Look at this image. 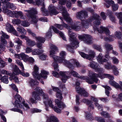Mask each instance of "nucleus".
I'll return each instance as SVG.
<instances>
[{
	"label": "nucleus",
	"mask_w": 122,
	"mask_h": 122,
	"mask_svg": "<svg viewBox=\"0 0 122 122\" xmlns=\"http://www.w3.org/2000/svg\"><path fill=\"white\" fill-rule=\"evenodd\" d=\"M88 73L89 77L84 76H79L77 73L73 70L71 71V72L61 71L60 72V75L62 77L61 80L64 83H65L67 79L71 77V75L74 77L86 80V82L89 84H93L94 82H96L97 79L95 76H97V74L91 71H89Z\"/></svg>",
	"instance_id": "obj_1"
},
{
	"label": "nucleus",
	"mask_w": 122,
	"mask_h": 122,
	"mask_svg": "<svg viewBox=\"0 0 122 122\" xmlns=\"http://www.w3.org/2000/svg\"><path fill=\"white\" fill-rule=\"evenodd\" d=\"M66 55V52L64 51H61L59 53V56H57L56 58L53 59L54 62L53 63V66L54 69L55 71H59L58 64L56 62H57L59 63H62L68 67H72L73 65L69 61H68L65 59V56Z\"/></svg>",
	"instance_id": "obj_2"
},
{
	"label": "nucleus",
	"mask_w": 122,
	"mask_h": 122,
	"mask_svg": "<svg viewBox=\"0 0 122 122\" xmlns=\"http://www.w3.org/2000/svg\"><path fill=\"white\" fill-rule=\"evenodd\" d=\"M55 102L59 109L58 108L56 107H54L52 104V101L50 99L48 98V96L46 95L44 97L43 102L46 106L48 105L50 107L54 110L57 113H60L61 110L66 107V105L63 103L59 100L58 99L55 100Z\"/></svg>",
	"instance_id": "obj_3"
},
{
	"label": "nucleus",
	"mask_w": 122,
	"mask_h": 122,
	"mask_svg": "<svg viewBox=\"0 0 122 122\" xmlns=\"http://www.w3.org/2000/svg\"><path fill=\"white\" fill-rule=\"evenodd\" d=\"M44 0H36V4L38 5H42V7L41 8V10L43 14L45 16L47 15L50 14L51 15H56L59 13L55 8V7L52 5H51L49 6L48 11L46 10L44 7V2L43 1Z\"/></svg>",
	"instance_id": "obj_4"
},
{
	"label": "nucleus",
	"mask_w": 122,
	"mask_h": 122,
	"mask_svg": "<svg viewBox=\"0 0 122 122\" xmlns=\"http://www.w3.org/2000/svg\"><path fill=\"white\" fill-rule=\"evenodd\" d=\"M68 34L71 41V46L66 45V48L71 52L73 53V49L77 47L78 46V44L79 43L77 41L76 38V36L75 33H73L71 29L68 30Z\"/></svg>",
	"instance_id": "obj_5"
},
{
	"label": "nucleus",
	"mask_w": 122,
	"mask_h": 122,
	"mask_svg": "<svg viewBox=\"0 0 122 122\" xmlns=\"http://www.w3.org/2000/svg\"><path fill=\"white\" fill-rule=\"evenodd\" d=\"M39 69L38 67L36 65L34 66L32 74L34 78L40 81L42 84H44V83L42 80V78L46 79L47 77V75H48L49 73L46 71L42 70L41 71V73L39 74Z\"/></svg>",
	"instance_id": "obj_6"
},
{
	"label": "nucleus",
	"mask_w": 122,
	"mask_h": 122,
	"mask_svg": "<svg viewBox=\"0 0 122 122\" xmlns=\"http://www.w3.org/2000/svg\"><path fill=\"white\" fill-rule=\"evenodd\" d=\"M35 91L32 93V97L30 99V101L32 103H35L36 100H39L41 99L39 94L42 95L43 97V100L46 95L48 96V95L45 94L42 90L40 87H36L35 89Z\"/></svg>",
	"instance_id": "obj_7"
},
{
	"label": "nucleus",
	"mask_w": 122,
	"mask_h": 122,
	"mask_svg": "<svg viewBox=\"0 0 122 122\" xmlns=\"http://www.w3.org/2000/svg\"><path fill=\"white\" fill-rule=\"evenodd\" d=\"M95 20L93 23L95 25H99L100 23V21L101 20L100 17L99 15L96 14H95L93 16L91 17L88 20H84L82 21L81 26L83 28H87L89 26V23L92 22Z\"/></svg>",
	"instance_id": "obj_8"
},
{
	"label": "nucleus",
	"mask_w": 122,
	"mask_h": 122,
	"mask_svg": "<svg viewBox=\"0 0 122 122\" xmlns=\"http://www.w3.org/2000/svg\"><path fill=\"white\" fill-rule=\"evenodd\" d=\"M14 98L16 99L14 104L15 106L25 110L30 108L28 105L26 103H24V99L21 97L19 94H17L15 96Z\"/></svg>",
	"instance_id": "obj_9"
},
{
	"label": "nucleus",
	"mask_w": 122,
	"mask_h": 122,
	"mask_svg": "<svg viewBox=\"0 0 122 122\" xmlns=\"http://www.w3.org/2000/svg\"><path fill=\"white\" fill-rule=\"evenodd\" d=\"M27 31L29 35L31 36L37 41V47L40 49L42 48V43H44L45 41V38L40 36H37L36 34L30 29H27Z\"/></svg>",
	"instance_id": "obj_10"
},
{
	"label": "nucleus",
	"mask_w": 122,
	"mask_h": 122,
	"mask_svg": "<svg viewBox=\"0 0 122 122\" xmlns=\"http://www.w3.org/2000/svg\"><path fill=\"white\" fill-rule=\"evenodd\" d=\"M93 28L95 31L97 30L99 33L105 32L107 35H108V36L109 37L105 38V39L106 41H111L113 40L115 36H111L109 35L110 33L109 30L107 28H106L102 26L100 27V28H96L95 26H93Z\"/></svg>",
	"instance_id": "obj_11"
},
{
	"label": "nucleus",
	"mask_w": 122,
	"mask_h": 122,
	"mask_svg": "<svg viewBox=\"0 0 122 122\" xmlns=\"http://www.w3.org/2000/svg\"><path fill=\"white\" fill-rule=\"evenodd\" d=\"M66 19L64 18V19L70 25L71 28L76 31H78L81 29V27L79 25H81V22L80 21H76L74 24L72 22L71 19L69 17V15L66 17Z\"/></svg>",
	"instance_id": "obj_12"
},
{
	"label": "nucleus",
	"mask_w": 122,
	"mask_h": 122,
	"mask_svg": "<svg viewBox=\"0 0 122 122\" xmlns=\"http://www.w3.org/2000/svg\"><path fill=\"white\" fill-rule=\"evenodd\" d=\"M59 5H58V9L62 13L64 18L66 19V17L69 15L68 14L66 8L62 5H65L67 2V0H58Z\"/></svg>",
	"instance_id": "obj_13"
},
{
	"label": "nucleus",
	"mask_w": 122,
	"mask_h": 122,
	"mask_svg": "<svg viewBox=\"0 0 122 122\" xmlns=\"http://www.w3.org/2000/svg\"><path fill=\"white\" fill-rule=\"evenodd\" d=\"M88 66L92 68L97 70V71L98 72V74L94 72L95 74L97 75V76H95V77L97 79V81L96 82H95L96 83H97L98 81V79L97 78L98 77H99L101 78H102L101 72L103 71L102 69L98 68V64L97 63L94 61L91 62L90 64L88 65Z\"/></svg>",
	"instance_id": "obj_14"
},
{
	"label": "nucleus",
	"mask_w": 122,
	"mask_h": 122,
	"mask_svg": "<svg viewBox=\"0 0 122 122\" xmlns=\"http://www.w3.org/2000/svg\"><path fill=\"white\" fill-rule=\"evenodd\" d=\"M27 13V16L29 18L31 19L32 21L36 23L38 20L37 17L35 15L37 14V12L36 9L32 8L29 10H25Z\"/></svg>",
	"instance_id": "obj_15"
},
{
	"label": "nucleus",
	"mask_w": 122,
	"mask_h": 122,
	"mask_svg": "<svg viewBox=\"0 0 122 122\" xmlns=\"http://www.w3.org/2000/svg\"><path fill=\"white\" fill-rule=\"evenodd\" d=\"M52 29H53L54 32L56 34H59L63 40L65 41L66 40V38L63 33L59 30L56 28L52 26H51L50 27V29L46 34V36L48 38H50L52 36L51 31Z\"/></svg>",
	"instance_id": "obj_16"
},
{
	"label": "nucleus",
	"mask_w": 122,
	"mask_h": 122,
	"mask_svg": "<svg viewBox=\"0 0 122 122\" xmlns=\"http://www.w3.org/2000/svg\"><path fill=\"white\" fill-rule=\"evenodd\" d=\"M79 83L77 81L76 84V90L78 93L80 94L81 95L84 97H87L88 95V93L83 89L81 88L79 86Z\"/></svg>",
	"instance_id": "obj_17"
},
{
	"label": "nucleus",
	"mask_w": 122,
	"mask_h": 122,
	"mask_svg": "<svg viewBox=\"0 0 122 122\" xmlns=\"http://www.w3.org/2000/svg\"><path fill=\"white\" fill-rule=\"evenodd\" d=\"M76 18L82 20L83 18L85 19L88 17L87 12L84 10H82L76 13Z\"/></svg>",
	"instance_id": "obj_18"
},
{
	"label": "nucleus",
	"mask_w": 122,
	"mask_h": 122,
	"mask_svg": "<svg viewBox=\"0 0 122 122\" xmlns=\"http://www.w3.org/2000/svg\"><path fill=\"white\" fill-rule=\"evenodd\" d=\"M79 53L82 57L89 60H92L95 56V53L92 51H89V55L82 52H79Z\"/></svg>",
	"instance_id": "obj_19"
},
{
	"label": "nucleus",
	"mask_w": 122,
	"mask_h": 122,
	"mask_svg": "<svg viewBox=\"0 0 122 122\" xmlns=\"http://www.w3.org/2000/svg\"><path fill=\"white\" fill-rule=\"evenodd\" d=\"M79 39L81 40H83L86 43L90 44L92 43L91 36L89 35L83 34L78 36Z\"/></svg>",
	"instance_id": "obj_20"
},
{
	"label": "nucleus",
	"mask_w": 122,
	"mask_h": 122,
	"mask_svg": "<svg viewBox=\"0 0 122 122\" xmlns=\"http://www.w3.org/2000/svg\"><path fill=\"white\" fill-rule=\"evenodd\" d=\"M50 48L51 50L50 51V57L53 59L56 58L57 57V56L55 55V52L57 50V47L54 45L50 44Z\"/></svg>",
	"instance_id": "obj_21"
},
{
	"label": "nucleus",
	"mask_w": 122,
	"mask_h": 122,
	"mask_svg": "<svg viewBox=\"0 0 122 122\" xmlns=\"http://www.w3.org/2000/svg\"><path fill=\"white\" fill-rule=\"evenodd\" d=\"M15 56L16 58L23 60L25 62L27 61L28 57V56L24 53H21L20 54H16Z\"/></svg>",
	"instance_id": "obj_22"
},
{
	"label": "nucleus",
	"mask_w": 122,
	"mask_h": 122,
	"mask_svg": "<svg viewBox=\"0 0 122 122\" xmlns=\"http://www.w3.org/2000/svg\"><path fill=\"white\" fill-rule=\"evenodd\" d=\"M7 0H2V2L4 4H5L6 7L12 10L15 9L16 7V6L13 4L10 3L8 2Z\"/></svg>",
	"instance_id": "obj_23"
},
{
	"label": "nucleus",
	"mask_w": 122,
	"mask_h": 122,
	"mask_svg": "<svg viewBox=\"0 0 122 122\" xmlns=\"http://www.w3.org/2000/svg\"><path fill=\"white\" fill-rule=\"evenodd\" d=\"M103 56L102 54L100 53L97 57L98 62L100 64H103L104 62H106L108 60L106 58L103 59Z\"/></svg>",
	"instance_id": "obj_24"
},
{
	"label": "nucleus",
	"mask_w": 122,
	"mask_h": 122,
	"mask_svg": "<svg viewBox=\"0 0 122 122\" xmlns=\"http://www.w3.org/2000/svg\"><path fill=\"white\" fill-rule=\"evenodd\" d=\"M81 102L87 104L88 105V107L91 109H94V107L93 105V102L91 101L86 99H84L81 101Z\"/></svg>",
	"instance_id": "obj_25"
},
{
	"label": "nucleus",
	"mask_w": 122,
	"mask_h": 122,
	"mask_svg": "<svg viewBox=\"0 0 122 122\" xmlns=\"http://www.w3.org/2000/svg\"><path fill=\"white\" fill-rule=\"evenodd\" d=\"M14 15L16 18H18L19 16L20 18L23 19H25L26 18L25 16L23 15L22 12L20 11H14Z\"/></svg>",
	"instance_id": "obj_26"
},
{
	"label": "nucleus",
	"mask_w": 122,
	"mask_h": 122,
	"mask_svg": "<svg viewBox=\"0 0 122 122\" xmlns=\"http://www.w3.org/2000/svg\"><path fill=\"white\" fill-rule=\"evenodd\" d=\"M47 122H58L59 121L58 119L55 116L46 117Z\"/></svg>",
	"instance_id": "obj_27"
},
{
	"label": "nucleus",
	"mask_w": 122,
	"mask_h": 122,
	"mask_svg": "<svg viewBox=\"0 0 122 122\" xmlns=\"http://www.w3.org/2000/svg\"><path fill=\"white\" fill-rule=\"evenodd\" d=\"M13 27L9 23H7L6 24V29L7 31L9 32H11L13 31Z\"/></svg>",
	"instance_id": "obj_28"
},
{
	"label": "nucleus",
	"mask_w": 122,
	"mask_h": 122,
	"mask_svg": "<svg viewBox=\"0 0 122 122\" xmlns=\"http://www.w3.org/2000/svg\"><path fill=\"white\" fill-rule=\"evenodd\" d=\"M3 11L4 13H6L7 15L10 16L12 17L14 15V11L12 12L11 11L7 9H3Z\"/></svg>",
	"instance_id": "obj_29"
},
{
	"label": "nucleus",
	"mask_w": 122,
	"mask_h": 122,
	"mask_svg": "<svg viewBox=\"0 0 122 122\" xmlns=\"http://www.w3.org/2000/svg\"><path fill=\"white\" fill-rule=\"evenodd\" d=\"M62 23L63 24L62 25L58 24H56L55 25L56 27L60 30H62L63 29V27L67 28L68 29V27L67 24H65L63 22Z\"/></svg>",
	"instance_id": "obj_30"
},
{
	"label": "nucleus",
	"mask_w": 122,
	"mask_h": 122,
	"mask_svg": "<svg viewBox=\"0 0 122 122\" xmlns=\"http://www.w3.org/2000/svg\"><path fill=\"white\" fill-rule=\"evenodd\" d=\"M109 83L111 85L114 86L116 88H120V86L117 83L113 80H110Z\"/></svg>",
	"instance_id": "obj_31"
},
{
	"label": "nucleus",
	"mask_w": 122,
	"mask_h": 122,
	"mask_svg": "<svg viewBox=\"0 0 122 122\" xmlns=\"http://www.w3.org/2000/svg\"><path fill=\"white\" fill-rule=\"evenodd\" d=\"M8 77L7 76H4L2 77L0 75V79H1L2 81L4 83L8 84Z\"/></svg>",
	"instance_id": "obj_32"
},
{
	"label": "nucleus",
	"mask_w": 122,
	"mask_h": 122,
	"mask_svg": "<svg viewBox=\"0 0 122 122\" xmlns=\"http://www.w3.org/2000/svg\"><path fill=\"white\" fill-rule=\"evenodd\" d=\"M115 15L119 19L120 24L121 25H122V13L121 12L116 13Z\"/></svg>",
	"instance_id": "obj_33"
},
{
	"label": "nucleus",
	"mask_w": 122,
	"mask_h": 122,
	"mask_svg": "<svg viewBox=\"0 0 122 122\" xmlns=\"http://www.w3.org/2000/svg\"><path fill=\"white\" fill-rule=\"evenodd\" d=\"M102 86L106 89L105 90V93L107 96L109 97L110 92L107 90L110 91L112 90L111 88L109 86L107 85H102Z\"/></svg>",
	"instance_id": "obj_34"
},
{
	"label": "nucleus",
	"mask_w": 122,
	"mask_h": 122,
	"mask_svg": "<svg viewBox=\"0 0 122 122\" xmlns=\"http://www.w3.org/2000/svg\"><path fill=\"white\" fill-rule=\"evenodd\" d=\"M69 61L73 65V67H68L69 68H73L74 67L73 64H76V67H79L80 66L79 62L77 61H76L74 59L71 60Z\"/></svg>",
	"instance_id": "obj_35"
},
{
	"label": "nucleus",
	"mask_w": 122,
	"mask_h": 122,
	"mask_svg": "<svg viewBox=\"0 0 122 122\" xmlns=\"http://www.w3.org/2000/svg\"><path fill=\"white\" fill-rule=\"evenodd\" d=\"M44 51L43 50L34 49L32 51V53L33 55H37L42 53Z\"/></svg>",
	"instance_id": "obj_36"
},
{
	"label": "nucleus",
	"mask_w": 122,
	"mask_h": 122,
	"mask_svg": "<svg viewBox=\"0 0 122 122\" xmlns=\"http://www.w3.org/2000/svg\"><path fill=\"white\" fill-rule=\"evenodd\" d=\"M26 42L27 45L31 46H33L36 44V43L34 41L31 40L28 38L26 41Z\"/></svg>",
	"instance_id": "obj_37"
},
{
	"label": "nucleus",
	"mask_w": 122,
	"mask_h": 122,
	"mask_svg": "<svg viewBox=\"0 0 122 122\" xmlns=\"http://www.w3.org/2000/svg\"><path fill=\"white\" fill-rule=\"evenodd\" d=\"M30 86L32 87H34V86L38 85L39 82L37 81H35L33 79H31L30 82Z\"/></svg>",
	"instance_id": "obj_38"
},
{
	"label": "nucleus",
	"mask_w": 122,
	"mask_h": 122,
	"mask_svg": "<svg viewBox=\"0 0 122 122\" xmlns=\"http://www.w3.org/2000/svg\"><path fill=\"white\" fill-rule=\"evenodd\" d=\"M106 3L105 4L106 7L108 8L110 6V5H113L114 3V2L112 0H107L106 1Z\"/></svg>",
	"instance_id": "obj_39"
},
{
	"label": "nucleus",
	"mask_w": 122,
	"mask_h": 122,
	"mask_svg": "<svg viewBox=\"0 0 122 122\" xmlns=\"http://www.w3.org/2000/svg\"><path fill=\"white\" fill-rule=\"evenodd\" d=\"M21 72L18 68L17 66H15L14 68V70L13 71V73L15 75H17L19 73L21 74Z\"/></svg>",
	"instance_id": "obj_40"
},
{
	"label": "nucleus",
	"mask_w": 122,
	"mask_h": 122,
	"mask_svg": "<svg viewBox=\"0 0 122 122\" xmlns=\"http://www.w3.org/2000/svg\"><path fill=\"white\" fill-rule=\"evenodd\" d=\"M17 29L18 31L21 34H23L25 35L26 34V30L23 28L18 27Z\"/></svg>",
	"instance_id": "obj_41"
},
{
	"label": "nucleus",
	"mask_w": 122,
	"mask_h": 122,
	"mask_svg": "<svg viewBox=\"0 0 122 122\" xmlns=\"http://www.w3.org/2000/svg\"><path fill=\"white\" fill-rule=\"evenodd\" d=\"M112 68L113 69V72L114 74L116 76L118 75L119 72L118 69L114 66H112Z\"/></svg>",
	"instance_id": "obj_42"
},
{
	"label": "nucleus",
	"mask_w": 122,
	"mask_h": 122,
	"mask_svg": "<svg viewBox=\"0 0 122 122\" xmlns=\"http://www.w3.org/2000/svg\"><path fill=\"white\" fill-rule=\"evenodd\" d=\"M105 47L107 51L108 52L112 50L113 48L112 45L109 44H107L105 45Z\"/></svg>",
	"instance_id": "obj_43"
},
{
	"label": "nucleus",
	"mask_w": 122,
	"mask_h": 122,
	"mask_svg": "<svg viewBox=\"0 0 122 122\" xmlns=\"http://www.w3.org/2000/svg\"><path fill=\"white\" fill-rule=\"evenodd\" d=\"M86 118L87 120H91L92 119V115L89 112L85 113Z\"/></svg>",
	"instance_id": "obj_44"
},
{
	"label": "nucleus",
	"mask_w": 122,
	"mask_h": 122,
	"mask_svg": "<svg viewBox=\"0 0 122 122\" xmlns=\"http://www.w3.org/2000/svg\"><path fill=\"white\" fill-rule=\"evenodd\" d=\"M14 42L17 44V45H22V41L19 38H17L14 39Z\"/></svg>",
	"instance_id": "obj_45"
},
{
	"label": "nucleus",
	"mask_w": 122,
	"mask_h": 122,
	"mask_svg": "<svg viewBox=\"0 0 122 122\" xmlns=\"http://www.w3.org/2000/svg\"><path fill=\"white\" fill-rule=\"evenodd\" d=\"M16 62L17 64H18L22 68L23 71L24 70V66L22 62L20 60H17L16 61Z\"/></svg>",
	"instance_id": "obj_46"
},
{
	"label": "nucleus",
	"mask_w": 122,
	"mask_h": 122,
	"mask_svg": "<svg viewBox=\"0 0 122 122\" xmlns=\"http://www.w3.org/2000/svg\"><path fill=\"white\" fill-rule=\"evenodd\" d=\"M12 23L14 24L18 25L21 23V21L19 19H14L12 20Z\"/></svg>",
	"instance_id": "obj_47"
},
{
	"label": "nucleus",
	"mask_w": 122,
	"mask_h": 122,
	"mask_svg": "<svg viewBox=\"0 0 122 122\" xmlns=\"http://www.w3.org/2000/svg\"><path fill=\"white\" fill-rule=\"evenodd\" d=\"M21 25L25 27H27L30 25L29 22H26L25 21H21Z\"/></svg>",
	"instance_id": "obj_48"
},
{
	"label": "nucleus",
	"mask_w": 122,
	"mask_h": 122,
	"mask_svg": "<svg viewBox=\"0 0 122 122\" xmlns=\"http://www.w3.org/2000/svg\"><path fill=\"white\" fill-rule=\"evenodd\" d=\"M62 93L61 91H58L56 93V96L57 98H59L60 100H61L63 97L62 96Z\"/></svg>",
	"instance_id": "obj_49"
},
{
	"label": "nucleus",
	"mask_w": 122,
	"mask_h": 122,
	"mask_svg": "<svg viewBox=\"0 0 122 122\" xmlns=\"http://www.w3.org/2000/svg\"><path fill=\"white\" fill-rule=\"evenodd\" d=\"M9 85L16 92H18V90L15 84L13 83H12L11 85Z\"/></svg>",
	"instance_id": "obj_50"
},
{
	"label": "nucleus",
	"mask_w": 122,
	"mask_h": 122,
	"mask_svg": "<svg viewBox=\"0 0 122 122\" xmlns=\"http://www.w3.org/2000/svg\"><path fill=\"white\" fill-rule=\"evenodd\" d=\"M94 104L96 107L98 108L99 110L101 111L102 110V105L99 104L97 102H95Z\"/></svg>",
	"instance_id": "obj_51"
},
{
	"label": "nucleus",
	"mask_w": 122,
	"mask_h": 122,
	"mask_svg": "<svg viewBox=\"0 0 122 122\" xmlns=\"http://www.w3.org/2000/svg\"><path fill=\"white\" fill-rule=\"evenodd\" d=\"M100 114L102 116L105 117H109L110 116L109 114L108 113L104 111H102Z\"/></svg>",
	"instance_id": "obj_52"
},
{
	"label": "nucleus",
	"mask_w": 122,
	"mask_h": 122,
	"mask_svg": "<svg viewBox=\"0 0 122 122\" xmlns=\"http://www.w3.org/2000/svg\"><path fill=\"white\" fill-rule=\"evenodd\" d=\"M41 111V110L36 108H34L31 109V112L32 113L39 112Z\"/></svg>",
	"instance_id": "obj_53"
},
{
	"label": "nucleus",
	"mask_w": 122,
	"mask_h": 122,
	"mask_svg": "<svg viewBox=\"0 0 122 122\" xmlns=\"http://www.w3.org/2000/svg\"><path fill=\"white\" fill-rule=\"evenodd\" d=\"M112 67L111 63H107L104 65V68L107 69H110Z\"/></svg>",
	"instance_id": "obj_54"
},
{
	"label": "nucleus",
	"mask_w": 122,
	"mask_h": 122,
	"mask_svg": "<svg viewBox=\"0 0 122 122\" xmlns=\"http://www.w3.org/2000/svg\"><path fill=\"white\" fill-rule=\"evenodd\" d=\"M10 110L11 111H13L15 112H20L22 114V111L21 110H20L19 109H18L17 108H13L12 109H10Z\"/></svg>",
	"instance_id": "obj_55"
},
{
	"label": "nucleus",
	"mask_w": 122,
	"mask_h": 122,
	"mask_svg": "<svg viewBox=\"0 0 122 122\" xmlns=\"http://www.w3.org/2000/svg\"><path fill=\"white\" fill-rule=\"evenodd\" d=\"M0 64L1 65L2 67H3L7 65L6 63L3 61V59L1 58H0Z\"/></svg>",
	"instance_id": "obj_56"
},
{
	"label": "nucleus",
	"mask_w": 122,
	"mask_h": 122,
	"mask_svg": "<svg viewBox=\"0 0 122 122\" xmlns=\"http://www.w3.org/2000/svg\"><path fill=\"white\" fill-rule=\"evenodd\" d=\"M2 36L4 37L5 38L9 39V36L7 35L4 32L2 31H1Z\"/></svg>",
	"instance_id": "obj_57"
},
{
	"label": "nucleus",
	"mask_w": 122,
	"mask_h": 122,
	"mask_svg": "<svg viewBox=\"0 0 122 122\" xmlns=\"http://www.w3.org/2000/svg\"><path fill=\"white\" fill-rule=\"evenodd\" d=\"M95 119L97 121L100 122H105L104 119L101 117H97L95 118Z\"/></svg>",
	"instance_id": "obj_58"
},
{
	"label": "nucleus",
	"mask_w": 122,
	"mask_h": 122,
	"mask_svg": "<svg viewBox=\"0 0 122 122\" xmlns=\"http://www.w3.org/2000/svg\"><path fill=\"white\" fill-rule=\"evenodd\" d=\"M112 62L114 64H117L119 62V61L115 57H113L112 58Z\"/></svg>",
	"instance_id": "obj_59"
},
{
	"label": "nucleus",
	"mask_w": 122,
	"mask_h": 122,
	"mask_svg": "<svg viewBox=\"0 0 122 122\" xmlns=\"http://www.w3.org/2000/svg\"><path fill=\"white\" fill-rule=\"evenodd\" d=\"M66 6L67 7L68 9H70L71 8V1L69 0L67 1Z\"/></svg>",
	"instance_id": "obj_60"
},
{
	"label": "nucleus",
	"mask_w": 122,
	"mask_h": 122,
	"mask_svg": "<svg viewBox=\"0 0 122 122\" xmlns=\"http://www.w3.org/2000/svg\"><path fill=\"white\" fill-rule=\"evenodd\" d=\"M115 36L119 38H121V32L119 31H116L115 33Z\"/></svg>",
	"instance_id": "obj_61"
},
{
	"label": "nucleus",
	"mask_w": 122,
	"mask_h": 122,
	"mask_svg": "<svg viewBox=\"0 0 122 122\" xmlns=\"http://www.w3.org/2000/svg\"><path fill=\"white\" fill-rule=\"evenodd\" d=\"M112 9L114 11H116L118 9V6L117 4H113L112 5Z\"/></svg>",
	"instance_id": "obj_62"
},
{
	"label": "nucleus",
	"mask_w": 122,
	"mask_h": 122,
	"mask_svg": "<svg viewBox=\"0 0 122 122\" xmlns=\"http://www.w3.org/2000/svg\"><path fill=\"white\" fill-rule=\"evenodd\" d=\"M47 57V56L43 54L40 55L39 56L40 58L42 60H45Z\"/></svg>",
	"instance_id": "obj_63"
},
{
	"label": "nucleus",
	"mask_w": 122,
	"mask_h": 122,
	"mask_svg": "<svg viewBox=\"0 0 122 122\" xmlns=\"http://www.w3.org/2000/svg\"><path fill=\"white\" fill-rule=\"evenodd\" d=\"M27 61H28L30 63H32L34 62V59L32 57H28Z\"/></svg>",
	"instance_id": "obj_64"
}]
</instances>
